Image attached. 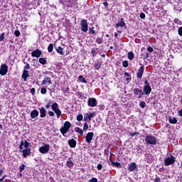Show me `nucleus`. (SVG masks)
I'll list each match as a JSON object with an SVG mask.
<instances>
[{"instance_id":"dca6fc26","label":"nucleus","mask_w":182,"mask_h":182,"mask_svg":"<svg viewBox=\"0 0 182 182\" xmlns=\"http://www.w3.org/2000/svg\"><path fill=\"white\" fill-rule=\"evenodd\" d=\"M40 116L41 117H46V109L45 107H41L40 109Z\"/></svg>"},{"instance_id":"9d476101","label":"nucleus","mask_w":182,"mask_h":182,"mask_svg":"<svg viewBox=\"0 0 182 182\" xmlns=\"http://www.w3.org/2000/svg\"><path fill=\"white\" fill-rule=\"evenodd\" d=\"M134 95H135V96H138L139 99H140V97L144 95V92H143V90L139 88H135L134 90Z\"/></svg>"},{"instance_id":"2eb2a0df","label":"nucleus","mask_w":182,"mask_h":182,"mask_svg":"<svg viewBox=\"0 0 182 182\" xmlns=\"http://www.w3.org/2000/svg\"><path fill=\"white\" fill-rule=\"evenodd\" d=\"M31 154V148H26L24 150H23V156L28 157Z\"/></svg>"},{"instance_id":"5701e85b","label":"nucleus","mask_w":182,"mask_h":182,"mask_svg":"<svg viewBox=\"0 0 182 182\" xmlns=\"http://www.w3.org/2000/svg\"><path fill=\"white\" fill-rule=\"evenodd\" d=\"M75 132L77 133H78L79 134H80V136H83V133H84L83 129H80L79 127H76L75 128Z\"/></svg>"},{"instance_id":"cd10ccee","label":"nucleus","mask_w":182,"mask_h":182,"mask_svg":"<svg viewBox=\"0 0 182 182\" xmlns=\"http://www.w3.org/2000/svg\"><path fill=\"white\" fill-rule=\"evenodd\" d=\"M39 63H41V65H46V60L45 58H39Z\"/></svg>"},{"instance_id":"a878e982","label":"nucleus","mask_w":182,"mask_h":182,"mask_svg":"<svg viewBox=\"0 0 182 182\" xmlns=\"http://www.w3.org/2000/svg\"><path fill=\"white\" fill-rule=\"evenodd\" d=\"M56 50L59 53V55H63V48H62V47H58L56 48Z\"/></svg>"},{"instance_id":"0eeeda50","label":"nucleus","mask_w":182,"mask_h":182,"mask_svg":"<svg viewBox=\"0 0 182 182\" xmlns=\"http://www.w3.org/2000/svg\"><path fill=\"white\" fill-rule=\"evenodd\" d=\"M6 73H8V65L3 64L0 68V75L1 76H5Z\"/></svg>"},{"instance_id":"ea45409f","label":"nucleus","mask_w":182,"mask_h":182,"mask_svg":"<svg viewBox=\"0 0 182 182\" xmlns=\"http://www.w3.org/2000/svg\"><path fill=\"white\" fill-rule=\"evenodd\" d=\"M122 65H123L124 68H127V66H129V63L127 62V60H124L122 63Z\"/></svg>"},{"instance_id":"4468645a","label":"nucleus","mask_w":182,"mask_h":182,"mask_svg":"<svg viewBox=\"0 0 182 182\" xmlns=\"http://www.w3.org/2000/svg\"><path fill=\"white\" fill-rule=\"evenodd\" d=\"M144 95H150L151 93V87L150 85H144Z\"/></svg>"},{"instance_id":"c85d7f7f","label":"nucleus","mask_w":182,"mask_h":182,"mask_svg":"<svg viewBox=\"0 0 182 182\" xmlns=\"http://www.w3.org/2000/svg\"><path fill=\"white\" fill-rule=\"evenodd\" d=\"M66 166H68V167H72V166H73V162L72 161H68L67 162H66Z\"/></svg>"},{"instance_id":"a211bd4d","label":"nucleus","mask_w":182,"mask_h":182,"mask_svg":"<svg viewBox=\"0 0 182 182\" xmlns=\"http://www.w3.org/2000/svg\"><path fill=\"white\" fill-rule=\"evenodd\" d=\"M29 77V72L28 70H24L23 75H22V79H23L24 82H26V79Z\"/></svg>"},{"instance_id":"58836bf2","label":"nucleus","mask_w":182,"mask_h":182,"mask_svg":"<svg viewBox=\"0 0 182 182\" xmlns=\"http://www.w3.org/2000/svg\"><path fill=\"white\" fill-rule=\"evenodd\" d=\"M5 39V33H2L1 35L0 36V41L2 42Z\"/></svg>"},{"instance_id":"052dcab7","label":"nucleus","mask_w":182,"mask_h":182,"mask_svg":"<svg viewBox=\"0 0 182 182\" xmlns=\"http://www.w3.org/2000/svg\"><path fill=\"white\" fill-rule=\"evenodd\" d=\"M5 177H6V175H4V176L0 179V181H4V180H5Z\"/></svg>"},{"instance_id":"393cba45","label":"nucleus","mask_w":182,"mask_h":182,"mask_svg":"<svg viewBox=\"0 0 182 182\" xmlns=\"http://www.w3.org/2000/svg\"><path fill=\"white\" fill-rule=\"evenodd\" d=\"M128 59H129V60H133V59H134V54L133 52L128 53Z\"/></svg>"},{"instance_id":"37998d69","label":"nucleus","mask_w":182,"mask_h":182,"mask_svg":"<svg viewBox=\"0 0 182 182\" xmlns=\"http://www.w3.org/2000/svg\"><path fill=\"white\" fill-rule=\"evenodd\" d=\"M175 23H177L178 25H181V21L178 20V18L174 19Z\"/></svg>"},{"instance_id":"6ab92c4d","label":"nucleus","mask_w":182,"mask_h":182,"mask_svg":"<svg viewBox=\"0 0 182 182\" xmlns=\"http://www.w3.org/2000/svg\"><path fill=\"white\" fill-rule=\"evenodd\" d=\"M37 116H39V112L38 110L35 109L31 112V119H36Z\"/></svg>"},{"instance_id":"6e6552de","label":"nucleus","mask_w":182,"mask_h":182,"mask_svg":"<svg viewBox=\"0 0 182 182\" xmlns=\"http://www.w3.org/2000/svg\"><path fill=\"white\" fill-rule=\"evenodd\" d=\"M87 105L90 107H95V106H97V101L96 100V98H89Z\"/></svg>"},{"instance_id":"b1692460","label":"nucleus","mask_w":182,"mask_h":182,"mask_svg":"<svg viewBox=\"0 0 182 182\" xmlns=\"http://www.w3.org/2000/svg\"><path fill=\"white\" fill-rule=\"evenodd\" d=\"M78 80L79 82H80L81 83H87V82L86 81V79H85V77H83V76L80 75L78 77Z\"/></svg>"},{"instance_id":"4d7b16f0","label":"nucleus","mask_w":182,"mask_h":182,"mask_svg":"<svg viewBox=\"0 0 182 182\" xmlns=\"http://www.w3.org/2000/svg\"><path fill=\"white\" fill-rule=\"evenodd\" d=\"M29 68H30L29 64H26V65L24 66V69H26V70L29 69Z\"/></svg>"},{"instance_id":"1a4fd4ad","label":"nucleus","mask_w":182,"mask_h":182,"mask_svg":"<svg viewBox=\"0 0 182 182\" xmlns=\"http://www.w3.org/2000/svg\"><path fill=\"white\" fill-rule=\"evenodd\" d=\"M95 117V112H88L84 117L85 122H90L92 120V117Z\"/></svg>"},{"instance_id":"f3484780","label":"nucleus","mask_w":182,"mask_h":182,"mask_svg":"<svg viewBox=\"0 0 182 182\" xmlns=\"http://www.w3.org/2000/svg\"><path fill=\"white\" fill-rule=\"evenodd\" d=\"M42 85H52V80H50V77H45Z\"/></svg>"},{"instance_id":"aec40b11","label":"nucleus","mask_w":182,"mask_h":182,"mask_svg":"<svg viewBox=\"0 0 182 182\" xmlns=\"http://www.w3.org/2000/svg\"><path fill=\"white\" fill-rule=\"evenodd\" d=\"M68 144L70 147H71L72 149H75V147H76V141L72 139L68 141Z\"/></svg>"},{"instance_id":"4be33fe9","label":"nucleus","mask_w":182,"mask_h":182,"mask_svg":"<svg viewBox=\"0 0 182 182\" xmlns=\"http://www.w3.org/2000/svg\"><path fill=\"white\" fill-rule=\"evenodd\" d=\"M168 122L171 123V124H176L177 123V118L173 117H169Z\"/></svg>"},{"instance_id":"5fc2aeb1","label":"nucleus","mask_w":182,"mask_h":182,"mask_svg":"<svg viewBox=\"0 0 182 182\" xmlns=\"http://www.w3.org/2000/svg\"><path fill=\"white\" fill-rule=\"evenodd\" d=\"M144 84H145V86H150V83H149V81L147 80L144 81Z\"/></svg>"},{"instance_id":"473e14b6","label":"nucleus","mask_w":182,"mask_h":182,"mask_svg":"<svg viewBox=\"0 0 182 182\" xmlns=\"http://www.w3.org/2000/svg\"><path fill=\"white\" fill-rule=\"evenodd\" d=\"M23 146L25 147V149H29V143L27 142L26 141H23Z\"/></svg>"},{"instance_id":"e2e57ef3","label":"nucleus","mask_w":182,"mask_h":182,"mask_svg":"<svg viewBox=\"0 0 182 182\" xmlns=\"http://www.w3.org/2000/svg\"><path fill=\"white\" fill-rule=\"evenodd\" d=\"M97 42H98L99 43H102V40L100 38H97Z\"/></svg>"},{"instance_id":"72a5a7b5","label":"nucleus","mask_w":182,"mask_h":182,"mask_svg":"<svg viewBox=\"0 0 182 182\" xmlns=\"http://www.w3.org/2000/svg\"><path fill=\"white\" fill-rule=\"evenodd\" d=\"M77 120L78 122H81V120H83V115L79 114V115L77 117Z\"/></svg>"},{"instance_id":"39448f33","label":"nucleus","mask_w":182,"mask_h":182,"mask_svg":"<svg viewBox=\"0 0 182 182\" xmlns=\"http://www.w3.org/2000/svg\"><path fill=\"white\" fill-rule=\"evenodd\" d=\"M50 149V145L48 144H44L41 147L39 148L38 151L41 153V154H46L49 152V150Z\"/></svg>"},{"instance_id":"f03ea898","label":"nucleus","mask_w":182,"mask_h":182,"mask_svg":"<svg viewBox=\"0 0 182 182\" xmlns=\"http://www.w3.org/2000/svg\"><path fill=\"white\" fill-rule=\"evenodd\" d=\"M52 110H53L54 113L57 115V119H60V116H62V111L59 109V105L58 103L54 102L51 105Z\"/></svg>"},{"instance_id":"774afa93","label":"nucleus","mask_w":182,"mask_h":182,"mask_svg":"<svg viewBox=\"0 0 182 182\" xmlns=\"http://www.w3.org/2000/svg\"><path fill=\"white\" fill-rule=\"evenodd\" d=\"M2 173H3V171H0V176L2 175Z\"/></svg>"},{"instance_id":"a19ab883","label":"nucleus","mask_w":182,"mask_h":182,"mask_svg":"<svg viewBox=\"0 0 182 182\" xmlns=\"http://www.w3.org/2000/svg\"><path fill=\"white\" fill-rule=\"evenodd\" d=\"M20 151H23V141H21V144L19 146Z\"/></svg>"},{"instance_id":"9b49d317","label":"nucleus","mask_w":182,"mask_h":182,"mask_svg":"<svg viewBox=\"0 0 182 182\" xmlns=\"http://www.w3.org/2000/svg\"><path fill=\"white\" fill-rule=\"evenodd\" d=\"M93 136H95V134L93 132H88L85 136V140L87 143H90L92 140H93Z\"/></svg>"},{"instance_id":"2f4dec72","label":"nucleus","mask_w":182,"mask_h":182,"mask_svg":"<svg viewBox=\"0 0 182 182\" xmlns=\"http://www.w3.org/2000/svg\"><path fill=\"white\" fill-rule=\"evenodd\" d=\"M87 129H89V125H87V122H85V123H84L83 130L85 132H86V130H87Z\"/></svg>"},{"instance_id":"7ed1b4c3","label":"nucleus","mask_w":182,"mask_h":182,"mask_svg":"<svg viewBox=\"0 0 182 182\" xmlns=\"http://www.w3.org/2000/svg\"><path fill=\"white\" fill-rule=\"evenodd\" d=\"M145 142L146 143V144L156 146V144H157V139H156V137L151 135H149L146 136Z\"/></svg>"},{"instance_id":"680f3d73","label":"nucleus","mask_w":182,"mask_h":182,"mask_svg":"<svg viewBox=\"0 0 182 182\" xmlns=\"http://www.w3.org/2000/svg\"><path fill=\"white\" fill-rule=\"evenodd\" d=\"M115 166H116V167H120L122 165L120 164V163L117 162Z\"/></svg>"},{"instance_id":"49530a36","label":"nucleus","mask_w":182,"mask_h":182,"mask_svg":"<svg viewBox=\"0 0 182 182\" xmlns=\"http://www.w3.org/2000/svg\"><path fill=\"white\" fill-rule=\"evenodd\" d=\"M178 35H179L180 36H182V27H180V28H178Z\"/></svg>"},{"instance_id":"a18cd8bd","label":"nucleus","mask_w":182,"mask_h":182,"mask_svg":"<svg viewBox=\"0 0 182 182\" xmlns=\"http://www.w3.org/2000/svg\"><path fill=\"white\" fill-rule=\"evenodd\" d=\"M140 18L141 19H144L146 18V14H144V13H141Z\"/></svg>"},{"instance_id":"69168bd1","label":"nucleus","mask_w":182,"mask_h":182,"mask_svg":"<svg viewBox=\"0 0 182 182\" xmlns=\"http://www.w3.org/2000/svg\"><path fill=\"white\" fill-rule=\"evenodd\" d=\"M104 5H105V6L107 7V6H109V3L105 2V3H104Z\"/></svg>"},{"instance_id":"09e8293b","label":"nucleus","mask_w":182,"mask_h":182,"mask_svg":"<svg viewBox=\"0 0 182 182\" xmlns=\"http://www.w3.org/2000/svg\"><path fill=\"white\" fill-rule=\"evenodd\" d=\"M89 182H97V178H92L89 181Z\"/></svg>"},{"instance_id":"338daca9","label":"nucleus","mask_w":182,"mask_h":182,"mask_svg":"<svg viewBox=\"0 0 182 182\" xmlns=\"http://www.w3.org/2000/svg\"><path fill=\"white\" fill-rule=\"evenodd\" d=\"M115 26H116V28H119V26H120L119 23H117V24L115 25Z\"/></svg>"},{"instance_id":"f257e3e1","label":"nucleus","mask_w":182,"mask_h":182,"mask_svg":"<svg viewBox=\"0 0 182 182\" xmlns=\"http://www.w3.org/2000/svg\"><path fill=\"white\" fill-rule=\"evenodd\" d=\"M70 127H72V124L68 121H66L63 126L60 129V133L63 136H65L66 133L70 130Z\"/></svg>"},{"instance_id":"412c9836","label":"nucleus","mask_w":182,"mask_h":182,"mask_svg":"<svg viewBox=\"0 0 182 182\" xmlns=\"http://www.w3.org/2000/svg\"><path fill=\"white\" fill-rule=\"evenodd\" d=\"M144 72V67L141 66L140 67L138 74H137V77L140 78L143 76V73Z\"/></svg>"},{"instance_id":"c03bdc74","label":"nucleus","mask_w":182,"mask_h":182,"mask_svg":"<svg viewBox=\"0 0 182 182\" xmlns=\"http://www.w3.org/2000/svg\"><path fill=\"white\" fill-rule=\"evenodd\" d=\"M48 114L49 116H50L51 117H53V116H55V112H53V111H48Z\"/></svg>"},{"instance_id":"e433bc0d","label":"nucleus","mask_w":182,"mask_h":182,"mask_svg":"<svg viewBox=\"0 0 182 182\" xmlns=\"http://www.w3.org/2000/svg\"><path fill=\"white\" fill-rule=\"evenodd\" d=\"M14 35H15V36H16V37L18 38V36H21V31H19L18 30H16V31L14 32Z\"/></svg>"},{"instance_id":"7c9ffc66","label":"nucleus","mask_w":182,"mask_h":182,"mask_svg":"<svg viewBox=\"0 0 182 182\" xmlns=\"http://www.w3.org/2000/svg\"><path fill=\"white\" fill-rule=\"evenodd\" d=\"M50 106L52 107V102L48 101L47 102V105H46V109H49L50 107Z\"/></svg>"},{"instance_id":"603ef678","label":"nucleus","mask_w":182,"mask_h":182,"mask_svg":"<svg viewBox=\"0 0 182 182\" xmlns=\"http://www.w3.org/2000/svg\"><path fill=\"white\" fill-rule=\"evenodd\" d=\"M132 137H134V136H139V132H134L131 134Z\"/></svg>"},{"instance_id":"20e7f679","label":"nucleus","mask_w":182,"mask_h":182,"mask_svg":"<svg viewBox=\"0 0 182 182\" xmlns=\"http://www.w3.org/2000/svg\"><path fill=\"white\" fill-rule=\"evenodd\" d=\"M174 163H176V157L174 156L171 155L164 159V165L166 166L174 164Z\"/></svg>"},{"instance_id":"13d9d810","label":"nucleus","mask_w":182,"mask_h":182,"mask_svg":"<svg viewBox=\"0 0 182 182\" xmlns=\"http://www.w3.org/2000/svg\"><path fill=\"white\" fill-rule=\"evenodd\" d=\"M96 69H100V64L97 63L95 65Z\"/></svg>"},{"instance_id":"ddd939ff","label":"nucleus","mask_w":182,"mask_h":182,"mask_svg":"<svg viewBox=\"0 0 182 182\" xmlns=\"http://www.w3.org/2000/svg\"><path fill=\"white\" fill-rule=\"evenodd\" d=\"M136 169H137V164H136V163L132 162L131 164H129V168H128L129 171H134Z\"/></svg>"},{"instance_id":"de8ad7c7","label":"nucleus","mask_w":182,"mask_h":182,"mask_svg":"<svg viewBox=\"0 0 182 182\" xmlns=\"http://www.w3.org/2000/svg\"><path fill=\"white\" fill-rule=\"evenodd\" d=\"M97 168L98 170H102V168H103V166L100 164L97 165Z\"/></svg>"},{"instance_id":"c756f323","label":"nucleus","mask_w":182,"mask_h":182,"mask_svg":"<svg viewBox=\"0 0 182 182\" xmlns=\"http://www.w3.org/2000/svg\"><path fill=\"white\" fill-rule=\"evenodd\" d=\"M91 55H92V56H96V55H97V50L96 49H92L91 51Z\"/></svg>"},{"instance_id":"79ce46f5","label":"nucleus","mask_w":182,"mask_h":182,"mask_svg":"<svg viewBox=\"0 0 182 182\" xmlns=\"http://www.w3.org/2000/svg\"><path fill=\"white\" fill-rule=\"evenodd\" d=\"M125 25H126V23L123 21V19H122V21L119 22V26H121V28H123V26H124Z\"/></svg>"},{"instance_id":"c9c22d12","label":"nucleus","mask_w":182,"mask_h":182,"mask_svg":"<svg viewBox=\"0 0 182 182\" xmlns=\"http://www.w3.org/2000/svg\"><path fill=\"white\" fill-rule=\"evenodd\" d=\"M139 106L141 107H142V109H144V107H146V102H141L140 104H139Z\"/></svg>"},{"instance_id":"bb28decb","label":"nucleus","mask_w":182,"mask_h":182,"mask_svg":"<svg viewBox=\"0 0 182 182\" xmlns=\"http://www.w3.org/2000/svg\"><path fill=\"white\" fill-rule=\"evenodd\" d=\"M53 50V44L50 43L48 47V51L49 52V53H50Z\"/></svg>"},{"instance_id":"864d4df0","label":"nucleus","mask_w":182,"mask_h":182,"mask_svg":"<svg viewBox=\"0 0 182 182\" xmlns=\"http://www.w3.org/2000/svg\"><path fill=\"white\" fill-rule=\"evenodd\" d=\"M124 75H125V76H127V77L126 78V80H130V77H129V73H124Z\"/></svg>"},{"instance_id":"423d86ee","label":"nucleus","mask_w":182,"mask_h":182,"mask_svg":"<svg viewBox=\"0 0 182 182\" xmlns=\"http://www.w3.org/2000/svg\"><path fill=\"white\" fill-rule=\"evenodd\" d=\"M88 29H89V27L87 26V21L82 19L81 21V31L82 32H87Z\"/></svg>"},{"instance_id":"0e129e2a","label":"nucleus","mask_w":182,"mask_h":182,"mask_svg":"<svg viewBox=\"0 0 182 182\" xmlns=\"http://www.w3.org/2000/svg\"><path fill=\"white\" fill-rule=\"evenodd\" d=\"M111 164H112V166H116V164H117V162L112 161Z\"/></svg>"},{"instance_id":"f8f14e48","label":"nucleus","mask_w":182,"mask_h":182,"mask_svg":"<svg viewBox=\"0 0 182 182\" xmlns=\"http://www.w3.org/2000/svg\"><path fill=\"white\" fill-rule=\"evenodd\" d=\"M41 55H42V51L38 49L33 51L31 53V56H33V58H41Z\"/></svg>"},{"instance_id":"8fccbe9b","label":"nucleus","mask_w":182,"mask_h":182,"mask_svg":"<svg viewBox=\"0 0 182 182\" xmlns=\"http://www.w3.org/2000/svg\"><path fill=\"white\" fill-rule=\"evenodd\" d=\"M95 28L92 27V28H90V33H95L96 31H94Z\"/></svg>"},{"instance_id":"bf43d9fd","label":"nucleus","mask_w":182,"mask_h":182,"mask_svg":"<svg viewBox=\"0 0 182 182\" xmlns=\"http://www.w3.org/2000/svg\"><path fill=\"white\" fill-rule=\"evenodd\" d=\"M31 93H32L33 95H35V88H32L31 90Z\"/></svg>"},{"instance_id":"f704fd0d","label":"nucleus","mask_w":182,"mask_h":182,"mask_svg":"<svg viewBox=\"0 0 182 182\" xmlns=\"http://www.w3.org/2000/svg\"><path fill=\"white\" fill-rule=\"evenodd\" d=\"M46 92H48V90H46V88H42V89L41 90V93L42 95H46Z\"/></svg>"},{"instance_id":"6e6d98bb","label":"nucleus","mask_w":182,"mask_h":182,"mask_svg":"<svg viewBox=\"0 0 182 182\" xmlns=\"http://www.w3.org/2000/svg\"><path fill=\"white\" fill-rule=\"evenodd\" d=\"M147 50H148V52H153V48H151V47H148V48H147Z\"/></svg>"},{"instance_id":"3c124183","label":"nucleus","mask_w":182,"mask_h":182,"mask_svg":"<svg viewBox=\"0 0 182 182\" xmlns=\"http://www.w3.org/2000/svg\"><path fill=\"white\" fill-rule=\"evenodd\" d=\"M154 182H161V180L160 179V178L156 177V178L154 179Z\"/></svg>"},{"instance_id":"4c0bfd02","label":"nucleus","mask_w":182,"mask_h":182,"mask_svg":"<svg viewBox=\"0 0 182 182\" xmlns=\"http://www.w3.org/2000/svg\"><path fill=\"white\" fill-rule=\"evenodd\" d=\"M19 170H20V173H22V171L25 170V164H22L21 166H20Z\"/></svg>"}]
</instances>
